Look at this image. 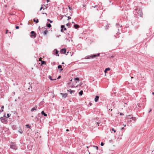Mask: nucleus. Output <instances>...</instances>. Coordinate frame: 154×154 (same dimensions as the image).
Masks as SVG:
<instances>
[{"label": "nucleus", "mask_w": 154, "mask_h": 154, "mask_svg": "<svg viewBox=\"0 0 154 154\" xmlns=\"http://www.w3.org/2000/svg\"><path fill=\"white\" fill-rule=\"evenodd\" d=\"M47 20L49 21L50 23H52L53 22L52 21L50 20L49 19H48Z\"/></svg>", "instance_id": "28"}, {"label": "nucleus", "mask_w": 154, "mask_h": 154, "mask_svg": "<svg viewBox=\"0 0 154 154\" xmlns=\"http://www.w3.org/2000/svg\"><path fill=\"white\" fill-rule=\"evenodd\" d=\"M54 51L55 52V53L56 54H57L59 52V51L56 49H55L54 50Z\"/></svg>", "instance_id": "22"}, {"label": "nucleus", "mask_w": 154, "mask_h": 154, "mask_svg": "<svg viewBox=\"0 0 154 154\" xmlns=\"http://www.w3.org/2000/svg\"><path fill=\"white\" fill-rule=\"evenodd\" d=\"M15 28L16 29H18L19 28V27L18 26H16Z\"/></svg>", "instance_id": "33"}, {"label": "nucleus", "mask_w": 154, "mask_h": 154, "mask_svg": "<svg viewBox=\"0 0 154 154\" xmlns=\"http://www.w3.org/2000/svg\"><path fill=\"white\" fill-rule=\"evenodd\" d=\"M152 94L153 95H154V92H152Z\"/></svg>", "instance_id": "53"}, {"label": "nucleus", "mask_w": 154, "mask_h": 154, "mask_svg": "<svg viewBox=\"0 0 154 154\" xmlns=\"http://www.w3.org/2000/svg\"><path fill=\"white\" fill-rule=\"evenodd\" d=\"M110 70V68H106L105 70V71H104V72L106 73V72L107 71H109V70Z\"/></svg>", "instance_id": "13"}, {"label": "nucleus", "mask_w": 154, "mask_h": 154, "mask_svg": "<svg viewBox=\"0 0 154 154\" xmlns=\"http://www.w3.org/2000/svg\"><path fill=\"white\" fill-rule=\"evenodd\" d=\"M48 32V31H47V30H45V31H44L43 33L44 34V35H46Z\"/></svg>", "instance_id": "20"}, {"label": "nucleus", "mask_w": 154, "mask_h": 154, "mask_svg": "<svg viewBox=\"0 0 154 154\" xmlns=\"http://www.w3.org/2000/svg\"><path fill=\"white\" fill-rule=\"evenodd\" d=\"M19 132L20 134H22L23 133V131H19Z\"/></svg>", "instance_id": "37"}, {"label": "nucleus", "mask_w": 154, "mask_h": 154, "mask_svg": "<svg viewBox=\"0 0 154 154\" xmlns=\"http://www.w3.org/2000/svg\"><path fill=\"white\" fill-rule=\"evenodd\" d=\"M33 21L34 22H35L36 23H37L38 22V19H37L36 20L35 19H33Z\"/></svg>", "instance_id": "15"}, {"label": "nucleus", "mask_w": 154, "mask_h": 154, "mask_svg": "<svg viewBox=\"0 0 154 154\" xmlns=\"http://www.w3.org/2000/svg\"><path fill=\"white\" fill-rule=\"evenodd\" d=\"M71 19V17H70L69 16H68V19H67V20H69V19Z\"/></svg>", "instance_id": "31"}, {"label": "nucleus", "mask_w": 154, "mask_h": 154, "mask_svg": "<svg viewBox=\"0 0 154 154\" xmlns=\"http://www.w3.org/2000/svg\"><path fill=\"white\" fill-rule=\"evenodd\" d=\"M124 129V128H121V130H122L123 129Z\"/></svg>", "instance_id": "51"}, {"label": "nucleus", "mask_w": 154, "mask_h": 154, "mask_svg": "<svg viewBox=\"0 0 154 154\" xmlns=\"http://www.w3.org/2000/svg\"><path fill=\"white\" fill-rule=\"evenodd\" d=\"M64 64V63L63 62H62V64Z\"/></svg>", "instance_id": "52"}, {"label": "nucleus", "mask_w": 154, "mask_h": 154, "mask_svg": "<svg viewBox=\"0 0 154 154\" xmlns=\"http://www.w3.org/2000/svg\"><path fill=\"white\" fill-rule=\"evenodd\" d=\"M151 109H150L149 110V112L151 111Z\"/></svg>", "instance_id": "49"}, {"label": "nucleus", "mask_w": 154, "mask_h": 154, "mask_svg": "<svg viewBox=\"0 0 154 154\" xmlns=\"http://www.w3.org/2000/svg\"><path fill=\"white\" fill-rule=\"evenodd\" d=\"M47 26L48 27L50 28L51 27V25L50 23H48Z\"/></svg>", "instance_id": "21"}, {"label": "nucleus", "mask_w": 154, "mask_h": 154, "mask_svg": "<svg viewBox=\"0 0 154 154\" xmlns=\"http://www.w3.org/2000/svg\"><path fill=\"white\" fill-rule=\"evenodd\" d=\"M66 49H62L61 50V51H60V52H61L63 54H65L66 53Z\"/></svg>", "instance_id": "6"}, {"label": "nucleus", "mask_w": 154, "mask_h": 154, "mask_svg": "<svg viewBox=\"0 0 154 154\" xmlns=\"http://www.w3.org/2000/svg\"><path fill=\"white\" fill-rule=\"evenodd\" d=\"M31 33L32 34V35H31V36L32 37L33 36L34 37H36V34L34 31H31Z\"/></svg>", "instance_id": "5"}, {"label": "nucleus", "mask_w": 154, "mask_h": 154, "mask_svg": "<svg viewBox=\"0 0 154 154\" xmlns=\"http://www.w3.org/2000/svg\"><path fill=\"white\" fill-rule=\"evenodd\" d=\"M64 27H65V26H64V25H62L61 26V29H63V28H64Z\"/></svg>", "instance_id": "27"}, {"label": "nucleus", "mask_w": 154, "mask_h": 154, "mask_svg": "<svg viewBox=\"0 0 154 154\" xmlns=\"http://www.w3.org/2000/svg\"><path fill=\"white\" fill-rule=\"evenodd\" d=\"M133 78V77H131V78H132H132Z\"/></svg>", "instance_id": "61"}, {"label": "nucleus", "mask_w": 154, "mask_h": 154, "mask_svg": "<svg viewBox=\"0 0 154 154\" xmlns=\"http://www.w3.org/2000/svg\"><path fill=\"white\" fill-rule=\"evenodd\" d=\"M34 110H36V109L34 107L31 109V111L32 112H33Z\"/></svg>", "instance_id": "24"}, {"label": "nucleus", "mask_w": 154, "mask_h": 154, "mask_svg": "<svg viewBox=\"0 0 154 154\" xmlns=\"http://www.w3.org/2000/svg\"><path fill=\"white\" fill-rule=\"evenodd\" d=\"M13 85H15V84H14Z\"/></svg>", "instance_id": "63"}, {"label": "nucleus", "mask_w": 154, "mask_h": 154, "mask_svg": "<svg viewBox=\"0 0 154 154\" xmlns=\"http://www.w3.org/2000/svg\"><path fill=\"white\" fill-rule=\"evenodd\" d=\"M68 91L71 94H72V93H74L75 92V91L72 90L71 89L68 90Z\"/></svg>", "instance_id": "9"}, {"label": "nucleus", "mask_w": 154, "mask_h": 154, "mask_svg": "<svg viewBox=\"0 0 154 154\" xmlns=\"http://www.w3.org/2000/svg\"><path fill=\"white\" fill-rule=\"evenodd\" d=\"M64 30H66V28H65V27H64Z\"/></svg>", "instance_id": "45"}, {"label": "nucleus", "mask_w": 154, "mask_h": 154, "mask_svg": "<svg viewBox=\"0 0 154 154\" xmlns=\"http://www.w3.org/2000/svg\"><path fill=\"white\" fill-rule=\"evenodd\" d=\"M91 106L92 104V103H89V104Z\"/></svg>", "instance_id": "47"}, {"label": "nucleus", "mask_w": 154, "mask_h": 154, "mask_svg": "<svg viewBox=\"0 0 154 154\" xmlns=\"http://www.w3.org/2000/svg\"><path fill=\"white\" fill-rule=\"evenodd\" d=\"M60 77H61V76L60 75H59L57 78V79H59L60 78Z\"/></svg>", "instance_id": "41"}, {"label": "nucleus", "mask_w": 154, "mask_h": 154, "mask_svg": "<svg viewBox=\"0 0 154 154\" xmlns=\"http://www.w3.org/2000/svg\"><path fill=\"white\" fill-rule=\"evenodd\" d=\"M7 117L6 118H8L9 117V114H8L7 115Z\"/></svg>", "instance_id": "38"}, {"label": "nucleus", "mask_w": 154, "mask_h": 154, "mask_svg": "<svg viewBox=\"0 0 154 154\" xmlns=\"http://www.w3.org/2000/svg\"><path fill=\"white\" fill-rule=\"evenodd\" d=\"M60 31H61V32H63V29H61Z\"/></svg>", "instance_id": "40"}, {"label": "nucleus", "mask_w": 154, "mask_h": 154, "mask_svg": "<svg viewBox=\"0 0 154 154\" xmlns=\"http://www.w3.org/2000/svg\"><path fill=\"white\" fill-rule=\"evenodd\" d=\"M8 30H7L6 31V34H7L8 33Z\"/></svg>", "instance_id": "44"}, {"label": "nucleus", "mask_w": 154, "mask_h": 154, "mask_svg": "<svg viewBox=\"0 0 154 154\" xmlns=\"http://www.w3.org/2000/svg\"><path fill=\"white\" fill-rule=\"evenodd\" d=\"M116 26L117 28H118V26H119V24H116Z\"/></svg>", "instance_id": "39"}, {"label": "nucleus", "mask_w": 154, "mask_h": 154, "mask_svg": "<svg viewBox=\"0 0 154 154\" xmlns=\"http://www.w3.org/2000/svg\"><path fill=\"white\" fill-rule=\"evenodd\" d=\"M58 69H60V72L61 71L63 70V69L62 68V66L61 65H58Z\"/></svg>", "instance_id": "8"}, {"label": "nucleus", "mask_w": 154, "mask_h": 154, "mask_svg": "<svg viewBox=\"0 0 154 154\" xmlns=\"http://www.w3.org/2000/svg\"><path fill=\"white\" fill-rule=\"evenodd\" d=\"M42 8H43V7H42H42H41V8H40V11H41L42 9Z\"/></svg>", "instance_id": "43"}, {"label": "nucleus", "mask_w": 154, "mask_h": 154, "mask_svg": "<svg viewBox=\"0 0 154 154\" xmlns=\"http://www.w3.org/2000/svg\"><path fill=\"white\" fill-rule=\"evenodd\" d=\"M13 93L14 94H15V93L14 92H13Z\"/></svg>", "instance_id": "62"}, {"label": "nucleus", "mask_w": 154, "mask_h": 154, "mask_svg": "<svg viewBox=\"0 0 154 154\" xmlns=\"http://www.w3.org/2000/svg\"><path fill=\"white\" fill-rule=\"evenodd\" d=\"M132 120H130V122H132V120L134 121H136V119L135 117H132Z\"/></svg>", "instance_id": "17"}, {"label": "nucleus", "mask_w": 154, "mask_h": 154, "mask_svg": "<svg viewBox=\"0 0 154 154\" xmlns=\"http://www.w3.org/2000/svg\"><path fill=\"white\" fill-rule=\"evenodd\" d=\"M138 14H139V15L140 16V17H142L143 13L141 11L139 12V13H138Z\"/></svg>", "instance_id": "14"}, {"label": "nucleus", "mask_w": 154, "mask_h": 154, "mask_svg": "<svg viewBox=\"0 0 154 154\" xmlns=\"http://www.w3.org/2000/svg\"><path fill=\"white\" fill-rule=\"evenodd\" d=\"M124 125V126L125 127L126 126V125Z\"/></svg>", "instance_id": "57"}, {"label": "nucleus", "mask_w": 154, "mask_h": 154, "mask_svg": "<svg viewBox=\"0 0 154 154\" xmlns=\"http://www.w3.org/2000/svg\"><path fill=\"white\" fill-rule=\"evenodd\" d=\"M104 144V143L103 142H101L100 144V145L101 146H103Z\"/></svg>", "instance_id": "30"}, {"label": "nucleus", "mask_w": 154, "mask_h": 154, "mask_svg": "<svg viewBox=\"0 0 154 154\" xmlns=\"http://www.w3.org/2000/svg\"><path fill=\"white\" fill-rule=\"evenodd\" d=\"M111 57H113V56H111Z\"/></svg>", "instance_id": "58"}, {"label": "nucleus", "mask_w": 154, "mask_h": 154, "mask_svg": "<svg viewBox=\"0 0 154 154\" xmlns=\"http://www.w3.org/2000/svg\"><path fill=\"white\" fill-rule=\"evenodd\" d=\"M4 106H2V110H0V113L1 112H3V109H4Z\"/></svg>", "instance_id": "23"}, {"label": "nucleus", "mask_w": 154, "mask_h": 154, "mask_svg": "<svg viewBox=\"0 0 154 154\" xmlns=\"http://www.w3.org/2000/svg\"><path fill=\"white\" fill-rule=\"evenodd\" d=\"M38 29H40V26H39V27H38Z\"/></svg>", "instance_id": "56"}, {"label": "nucleus", "mask_w": 154, "mask_h": 154, "mask_svg": "<svg viewBox=\"0 0 154 154\" xmlns=\"http://www.w3.org/2000/svg\"><path fill=\"white\" fill-rule=\"evenodd\" d=\"M41 62L42 64L45 65L46 64V62L44 60L42 61Z\"/></svg>", "instance_id": "18"}, {"label": "nucleus", "mask_w": 154, "mask_h": 154, "mask_svg": "<svg viewBox=\"0 0 154 154\" xmlns=\"http://www.w3.org/2000/svg\"><path fill=\"white\" fill-rule=\"evenodd\" d=\"M26 126L27 128H29L30 127V126L29 125H26Z\"/></svg>", "instance_id": "25"}, {"label": "nucleus", "mask_w": 154, "mask_h": 154, "mask_svg": "<svg viewBox=\"0 0 154 154\" xmlns=\"http://www.w3.org/2000/svg\"><path fill=\"white\" fill-rule=\"evenodd\" d=\"M66 131H69V129H67L66 130Z\"/></svg>", "instance_id": "48"}, {"label": "nucleus", "mask_w": 154, "mask_h": 154, "mask_svg": "<svg viewBox=\"0 0 154 154\" xmlns=\"http://www.w3.org/2000/svg\"><path fill=\"white\" fill-rule=\"evenodd\" d=\"M79 78H75V81H76V80H79Z\"/></svg>", "instance_id": "29"}, {"label": "nucleus", "mask_w": 154, "mask_h": 154, "mask_svg": "<svg viewBox=\"0 0 154 154\" xmlns=\"http://www.w3.org/2000/svg\"><path fill=\"white\" fill-rule=\"evenodd\" d=\"M132 117H131V116L130 115H128L127 116V118L128 119H132Z\"/></svg>", "instance_id": "19"}, {"label": "nucleus", "mask_w": 154, "mask_h": 154, "mask_svg": "<svg viewBox=\"0 0 154 154\" xmlns=\"http://www.w3.org/2000/svg\"><path fill=\"white\" fill-rule=\"evenodd\" d=\"M60 94L62 96L63 98H65L67 95V93L63 94L61 93Z\"/></svg>", "instance_id": "4"}, {"label": "nucleus", "mask_w": 154, "mask_h": 154, "mask_svg": "<svg viewBox=\"0 0 154 154\" xmlns=\"http://www.w3.org/2000/svg\"><path fill=\"white\" fill-rule=\"evenodd\" d=\"M79 27V26L77 24H75L74 25V27L76 29H77Z\"/></svg>", "instance_id": "12"}, {"label": "nucleus", "mask_w": 154, "mask_h": 154, "mask_svg": "<svg viewBox=\"0 0 154 154\" xmlns=\"http://www.w3.org/2000/svg\"><path fill=\"white\" fill-rule=\"evenodd\" d=\"M109 2H111V1L110 0H109Z\"/></svg>", "instance_id": "55"}, {"label": "nucleus", "mask_w": 154, "mask_h": 154, "mask_svg": "<svg viewBox=\"0 0 154 154\" xmlns=\"http://www.w3.org/2000/svg\"><path fill=\"white\" fill-rule=\"evenodd\" d=\"M41 114L42 115H44V116H47V114H46L43 111L42 112Z\"/></svg>", "instance_id": "10"}, {"label": "nucleus", "mask_w": 154, "mask_h": 154, "mask_svg": "<svg viewBox=\"0 0 154 154\" xmlns=\"http://www.w3.org/2000/svg\"><path fill=\"white\" fill-rule=\"evenodd\" d=\"M31 117H33V116H31Z\"/></svg>", "instance_id": "60"}, {"label": "nucleus", "mask_w": 154, "mask_h": 154, "mask_svg": "<svg viewBox=\"0 0 154 154\" xmlns=\"http://www.w3.org/2000/svg\"><path fill=\"white\" fill-rule=\"evenodd\" d=\"M68 7H69V9H71V8L69 6Z\"/></svg>", "instance_id": "46"}, {"label": "nucleus", "mask_w": 154, "mask_h": 154, "mask_svg": "<svg viewBox=\"0 0 154 154\" xmlns=\"http://www.w3.org/2000/svg\"><path fill=\"white\" fill-rule=\"evenodd\" d=\"M57 56H59V54H58V55H57Z\"/></svg>", "instance_id": "64"}, {"label": "nucleus", "mask_w": 154, "mask_h": 154, "mask_svg": "<svg viewBox=\"0 0 154 154\" xmlns=\"http://www.w3.org/2000/svg\"><path fill=\"white\" fill-rule=\"evenodd\" d=\"M47 2H48L49 1V0H47Z\"/></svg>", "instance_id": "59"}, {"label": "nucleus", "mask_w": 154, "mask_h": 154, "mask_svg": "<svg viewBox=\"0 0 154 154\" xmlns=\"http://www.w3.org/2000/svg\"><path fill=\"white\" fill-rule=\"evenodd\" d=\"M124 114L122 113H120V115H123Z\"/></svg>", "instance_id": "42"}, {"label": "nucleus", "mask_w": 154, "mask_h": 154, "mask_svg": "<svg viewBox=\"0 0 154 154\" xmlns=\"http://www.w3.org/2000/svg\"><path fill=\"white\" fill-rule=\"evenodd\" d=\"M112 131H113L114 133L116 132V131L113 128L112 129Z\"/></svg>", "instance_id": "35"}, {"label": "nucleus", "mask_w": 154, "mask_h": 154, "mask_svg": "<svg viewBox=\"0 0 154 154\" xmlns=\"http://www.w3.org/2000/svg\"><path fill=\"white\" fill-rule=\"evenodd\" d=\"M109 141L110 143H112L113 142V140H109Z\"/></svg>", "instance_id": "36"}, {"label": "nucleus", "mask_w": 154, "mask_h": 154, "mask_svg": "<svg viewBox=\"0 0 154 154\" xmlns=\"http://www.w3.org/2000/svg\"><path fill=\"white\" fill-rule=\"evenodd\" d=\"M99 98V97L98 96H96L94 98V101H95V102H97Z\"/></svg>", "instance_id": "7"}, {"label": "nucleus", "mask_w": 154, "mask_h": 154, "mask_svg": "<svg viewBox=\"0 0 154 154\" xmlns=\"http://www.w3.org/2000/svg\"><path fill=\"white\" fill-rule=\"evenodd\" d=\"M100 53H98L97 54H95L92 55L90 56V57L91 58H93L96 57L100 56Z\"/></svg>", "instance_id": "2"}, {"label": "nucleus", "mask_w": 154, "mask_h": 154, "mask_svg": "<svg viewBox=\"0 0 154 154\" xmlns=\"http://www.w3.org/2000/svg\"><path fill=\"white\" fill-rule=\"evenodd\" d=\"M43 14H46V15H47V13H43Z\"/></svg>", "instance_id": "50"}, {"label": "nucleus", "mask_w": 154, "mask_h": 154, "mask_svg": "<svg viewBox=\"0 0 154 154\" xmlns=\"http://www.w3.org/2000/svg\"><path fill=\"white\" fill-rule=\"evenodd\" d=\"M6 117V116L4 115L3 117H1L0 118L1 122L4 123H6L7 120L6 119V118H4V117Z\"/></svg>", "instance_id": "1"}, {"label": "nucleus", "mask_w": 154, "mask_h": 154, "mask_svg": "<svg viewBox=\"0 0 154 154\" xmlns=\"http://www.w3.org/2000/svg\"><path fill=\"white\" fill-rule=\"evenodd\" d=\"M10 147L12 149H17V146L15 145L12 144L10 146Z\"/></svg>", "instance_id": "3"}, {"label": "nucleus", "mask_w": 154, "mask_h": 154, "mask_svg": "<svg viewBox=\"0 0 154 154\" xmlns=\"http://www.w3.org/2000/svg\"><path fill=\"white\" fill-rule=\"evenodd\" d=\"M66 25L68 27H69V26L70 25V24L69 23H68L66 24Z\"/></svg>", "instance_id": "32"}, {"label": "nucleus", "mask_w": 154, "mask_h": 154, "mask_svg": "<svg viewBox=\"0 0 154 154\" xmlns=\"http://www.w3.org/2000/svg\"><path fill=\"white\" fill-rule=\"evenodd\" d=\"M72 23H74V22L73 21V22H72Z\"/></svg>", "instance_id": "54"}, {"label": "nucleus", "mask_w": 154, "mask_h": 154, "mask_svg": "<svg viewBox=\"0 0 154 154\" xmlns=\"http://www.w3.org/2000/svg\"><path fill=\"white\" fill-rule=\"evenodd\" d=\"M92 7H94V8H97V7H98V5H95L94 6H92Z\"/></svg>", "instance_id": "34"}, {"label": "nucleus", "mask_w": 154, "mask_h": 154, "mask_svg": "<svg viewBox=\"0 0 154 154\" xmlns=\"http://www.w3.org/2000/svg\"><path fill=\"white\" fill-rule=\"evenodd\" d=\"M48 78L50 79L51 80H56V79H52L51 76L50 75H49L48 76Z\"/></svg>", "instance_id": "11"}, {"label": "nucleus", "mask_w": 154, "mask_h": 154, "mask_svg": "<svg viewBox=\"0 0 154 154\" xmlns=\"http://www.w3.org/2000/svg\"><path fill=\"white\" fill-rule=\"evenodd\" d=\"M94 147L95 148V149H96L97 150L98 149V146H94Z\"/></svg>", "instance_id": "26"}, {"label": "nucleus", "mask_w": 154, "mask_h": 154, "mask_svg": "<svg viewBox=\"0 0 154 154\" xmlns=\"http://www.w3.org/2000/svg\"><path fill=\"white\" fill-rule=\"evenodd\" d=\"M83 93V91L82 90H81L80 92H79V94L81 96L82 95Z\"/></svg>", "instance_id": "16"}]
</instances>
